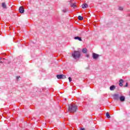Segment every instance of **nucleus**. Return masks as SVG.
Returning a JSON list of instances; mask_svg holds the SVG:
<instances>
[{"mask_svg": "<svg viewBox=\"0 0 130 130\" xmlns=\"http://www.w3.org/2000/svg\"><path fill=\"white\" fill-rule=\"evenodd\" d=\"M0 63H3V62L2 61V58H0Z\"/></svg>", "mask_w": 130, "mask_h": 130, "instance_id": "412c9836", "label": "nucleus"}, {"mask_svg": "<svg viewBox=\"0 0 130 130\" xmlns=\"http://www.w3.org/2000/svg\"><path fill=\"white\" fill-rule=\"evenodd\" d=\"M120 97V95L118 93H115L113 95V99L115 100H119V98Z\"/></svg>", "mask_w": 130, "mask_h": 130, "instance_id": "7ed1b4c3", "label": "nucleus"}, {"mask_svg": "<svg viewBox=\"0 0 130 130\" xmlns=\"http://www.w3.org/2000/svg\"><path fill=\"white\" fill-rule=\"evenodd\" d=\"M57 78L58 79H66V76L63 75H57Z\"/></svg>", "mask_w": 130, "mask_h": 130, "instance_id": "39448f33", "label": "nucleus"}, {"mask_svg": "<svg viewBox=\"0 0 130 130\" xmlns=\"http://www.w3.org/2000/svg\"><path fill=\"white\" fill-rule=\"evenodd\" d=\"M122 83H123V80L120 79L119 80V84L120 87H122V85H123Z\"/></svg>", "mask_w": 130, "mask_h": 130, "instance_id": "6e6552de", "label": "nucleus"}, {"mask_svg": "<svg viewBox=\"0 0 130 130\" xmlns=\"http://www.w3.org/2000/svg\"><path fill=\"white\" fill-rule=\"evenodd\" d=\"M92 57L93 59H97L99 57V54L93 53H92Z\"/></svg>", "mask_w": 130, "mask_h": 130, "instance_id": "20e7f679", "label": "nucleus"}, {"mask_svg": "<svg viewBox=\"0 0 130 130\" xmlns=\"http://www.w3.org/2000/svg\"><path fill=\"white\" fill-rule=\"evenodd\" d=\"M80 130H85V128H81Z\"/></svg>", "mask_w": 130, "mask_h": 130, "instance_id": "4be33fe9", "label": "nucleus"}, {"mask_svg": "<svg viewBox=\"0 0 130 130\" xmlns=\"http://www.w3.org/2000/svg\"><path fill=\"white\" fill-rule=\"evenodd\" d=\"M114 89H115V86H114V85H112V86H110V90H111V91H113V90H114Z\"/></svg>", "mask_w": 130, "mask_h": 130, "instance_id": "9b49d317", "label": "nucleus"}, {"mask_svg": "<svg viewBox=\"0 0 130 130\" xmlns=\"http://www.w3.org/2000/svg\"><path fill=\"white\" fill-rule=\"evenodd\" d=\"M106 116H107V118H110V115H109V113L107 112L106 113Z\"/></svg>", "mask_w": 130, "mask_h": 130, "instance_id": "dca6fc26", "label": "nucleus"}, {"mask_svg": "<svg viewBox=\"0 0 130 130\" xmlns=\"http://www.w3.org/2000/svg\"><path fill=\"white\" fill-rule=\"evenodd\" d=\"M82 9H86V8H88V5L87 4H83L82 6Z\"/></svg>", "mask_w": 130, "mask_h": 130, "instance_id": "1a4fd4ad", "label": "nucleus"}, {"mask_svg": "<svg viewBox=\"0 0 130 130\" xmlns=\"http://www.w3.org/2000/svg\"><path fill=\"white\" fill-rule=\"evenodd\" d=\"M72 55L73 58L77 59V58H80V56H81V53L79 51H74V52L72 53Z\"/></svg>", "mask_w": 130, "mask_h": 130, "instance_id": "f03ea898", "label": "nucleus"}, {"mask_svg": "<svg viewBox=\"0 0 130 130\" xmlns=\"http://www.w3.org/2000/svg\"><path fill=\"white\" fill-rule=\"evenodd\" d=\"M69 81L71 82L72 81V78L69 77Z\"/></svg>", "mask_w": 130, "mask_h": 130, "instance_id": "aec40b11", "label": "nucleus"}, {"mask_svg": "<svg viewBox=\"0 0 130 130\" xmlns=\"http://www.w3.org/2000/svg\"><path fill=\"white\" fill-rule=\"evenodd\" d=\"M67 11H68V10H67V9H64V10H63V13H67Z\"/></svg>", "mask_w": 130, "mask_h": 130, "instance_id": "6ab92c4d", "label": "nucleus"}, {"mask_svg": "<svg viewBox=\"0 0 130 130\" xmlns=\"http://www.w3.org/2000/svg\"><path fill=\"white\" fill-rule=\"evenodd\" d=\"M87 57H89V55H86Z\"/></svg>", "mask_w": 130, "mask_h": 130, "instance_id": "b1692460", "label": "nucleus"}, {"mask_svg": "<svg viewBox=\"0 0 130 130\" xmlns=\"http://www.w3.org/2000/svg\"><path fill=\"white\" fill-rule=\"evenodd\" d=\"M125 87H127V83L126 84Z\"/></svg>", "mask_w": 130, "mask_h": 130, "instance_id": "5701e85b", "label": "nucleus"}, {"mask_svg": "<svg viewBox=\"0 0 130 130\" xmlns=\"http://www.w3.org/2000/svg\"><path fill=\"white\" fill-rule=\"evenodd\" d=\"M74 39L79 40V41H82V39L80 37H75L74 38Z\"/></svg>", "mask_w": 130, "mask_h": 130, "instance_id": "9d476101", "label": "nucleus"}, {"mask_svg": "<svg viewBox=\"0 0 130 130\" xmlns=\"http://www.w3.org/2000/svg\"><path fill=\"white\" fill-rule=\"evenodd\" d=\"M87 51H88V50H87V48H84L82 50V52L83 53H86L87 52Z\"/></svg>", "mask_w": 130, "mask_h": 130, "instance_id": "ddd939ff", "label": "nucleus"}, {"mask_svg": "<svg viewBox=\"0 0 130 130\" xmlns=\"http://www.w3.org/2000/svg\"><path fill=\"white\" fill-rule=\"evenodd\" d=\"M71 7H72V8H76V7H77V6L76 5V3L71 4Z\"/></svg>", "mask_w": 130, "mask_h": 130, "instance_id": "f8f14e48", "label": "nucleus"}, {"mask_svg": "<svg viewBox=\"0 0 130 130\" xmlns=\"http://www.w3.org/2000/svg\"><path fill=\"white\" fill-rule=\"evenodd\" d=\"M2 7H3V8H4V9H6L7 8L6 3H2Z\"/></svg>", "mask_w": 130, "mask_h": 130, "instance_id": "4468645a", "label": "nucleus"}, {"mask_svg": "<svg viewBox=\"0 0 130 130\" xmlns=\"http://www.w3.org/2000/svg\"><path fill=\"white\" fill-rule=\"evenodd\" d=\"M84 18H83V17L81 16H78V20H80V21H82V20H83Z\"/></svg>", "mask_w": 130, "mask_h": 130, "instance_id": "2eb2a0df", "label": "nucleus"}, {"mask_svg": "<svg viewBox=\"0 0 130 130\" xmlns=\"http://www.w3.org/2000/svg\"><path fill=\"white\" fill-rule=\"evenodd\" d=\"M19 12L21 13V14H23V13H24V8H23V7H20L19 9Z\"/></svg>", "mask_w": 130, "mask_h": 130, "instance_id": "423d86ee", "label": "nucleus"}, {"mask_svg": "<svg viewBox=\"0 0 130 130\" xmlns=\"http://www.w3.org/2000/svg\"><path fill=\"white\" fill-rule=\"evenodd\" d=\"M119 99H120L121 102H123L125 100V98L123 96H120V98Z\"/></svg>", "mask_w": 130, "mask_h": 130, "instance_id": "0eeeda50", "label": "nucleus"}, {"mask_svg": "<svg viewBox=\"0 0 130 130\" xmlns=\"http://www.w3.org/2000/svg\"><path fill=\"white\" fill-rule=\"evenodd\" d=\"M118 9L120 11H122V10H123V8L122 7H119Z\"/></svg>", "mask_w": 130, "mask_h": 130, "instance_id": "f3484780", "label": "nucleus"}, {"mask_svg": "<svg viewBox=\"0 0 130 130\" xmlns=\"http://www.w3.org/2000/svg\"><path fill=\"white\" fill-rule=\"evenodd\" d=\"M21 77L20 76H16V80L17 81H19V79H20Z\"/></svg>", "mask_w": 130, "mask_h": 130, "instance_id": "a211bd4d", "label": "nucleus"}, {"mask_svg": "<svg viewBox=\"0 0 130 130\" xmlns=\"http://www.w3.org/2000/svg\"><path fill=\"white\" fill-rule=\"evenodd\" d=\"M77 107L75 104H70L69 105L68 111L69 112H76L77 111Z\"/></svg>", "mask_w": 130, "mask_h": 130, "instance_id": "f257e3e1", "label": "nucleus"}]
</instances>
